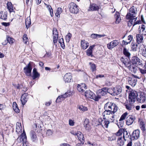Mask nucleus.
<instances>
[{
	"mask_svg": "<svg viewBox=\"0 0 146 146\" xmlns=\"http://www.w3.org/2000/svg\"><path fill=\"white\" fill-rule=\"evenodd\" d=\"M115 17L116 18L115 23L116 24H118L120 22L121 19L120 17V15L119 12H116L115 15Z\"/></svg>",
	"mask_w": 146,
	"mask_h": 146,
	"instance_id": "473e14b6",
	"label": "nucleus"
},
{
	"mask_svg": "<svg viewBox=\"0 0 146 146\" xmlns=\"http://www.w3.org/2000/svg\"><path fill=\"white\" fill-rule=\"evenodd\" d=\"M30 136L31 140L35 141L37 139V137L35 132L34 131H31L30 133Z\"/></svg>",
	"mask_w": 146,
	"mask_h": 146,
	"instance_id": "c756f323",
	"label": "nucleus"
},
{
	"mask_svg": "<svg viewBox=\"0 0 146 146\" xmlns=\"http://www.w3.org/2000/svg\"><path fill=\"white\" fill-rule=\"evenodd\" d=\"M23 40L25 44H28V39L27 35H26L25 34L24 35L23 37Z\"/></svg>",
	"mask_w": 146,
	"mask_h": 146,
	"instance_id": "09e8293b",
	"label": "nucleus"
},
{
	"mask_svg": "<svg viewBox=\"0 0 146 146\" xmlns=\"http://www.w3.org/2000/svg\"><path fill=\"white\" fill-rule=\"evenodd\" d=\"M134 103L129 102V103L128 104V110H130L134 108L135 106L134 104Z\"/></svg>",
	"mask_w": 146,
	"mask_h": 146,
	"instance_id": "8fccbe9b",
	"label": "nucleus"
},
{
	"mask_svg": "<svg viewBox=\"0 0 146 146\" xmlns=\"http://www.w3.org/2000/svg\"><path fill=\"white\" fill-rule=\"evenodd\" d=\"M18 89H20V88H21L23 86L22 85H19V84H17V85H16L15 86Z\"/></svg>",
	"mask_w": 146,
	"mask_h": 146,
	"instance_id": "774afa93",
	"label": "nucleus"
},
{
	"mask_svg": "<svg viewBox=\"0 0 146 146\" xmlns=\"http://www.w3.org/2000/svg\"><path fill=\"white\" fill-rule=\"evenodd\" d=\"M111 108L110 110H111L112 111H111L113 113H115L117 110V107L116 105L113 103H112L111 105Z\"/></svg>",
	"mask_w": 146,
	"mask_h": 146,
	"instance_id": "2f4dec72",
	"label": "nucleus"
},
{
	"mask_svg": "<svg viewBox=\"0 0 146 146\" xmlns=\"http://www.w3.org/2000/svg\"><path fill=\"white\" fill-rule=\"evenodd\" d=\"M137 44H135L134 41L133 40L131 45V48L132 50L133 51H136L137 50Z\"/></svg>",
	"mask_w": 146,
	"mask_h": 146,
	"instance_id": "c9c22d12",
	"label": "nucleus"
},
{
	"mask_svg": "<svg viewBox=\"0 0 146 146\" xmlns=\"http://www.w3.org/2000/svg\"><path fill=\"white\" fill-rule=\"evenodd\" d=\"M31 23L30 18L29 17H28L25 20L26 26L27 29L29 27Z\"/></svg>",
	"mask_w": 146,
	"mask_h": 146,
	"instance_id": "79ce46f5",
	"label": "nucleus"
},
{
	"mask_svg": "<svg viewBox=\"0 0 146 146\" xmlns=\"http://www.w3.org/2000/svg\"><path fill=\"white\" fill-rule=\"evenodd\" d=\"M82 47L83 49H86L89 46L88 43L85 40H82L81 42Z\"/></svg>",
	"mask_w": 146,
	"mask_h": 146,
	"instance_id": "bb28decb",
	"label": "nucleus"
},
{
	"mask_svg": "<svg viewBox=\"0 0 146 146\" xmlns=\"http://www.w3.org/2000/svg\"><path fill=\"white\" fill-rule=\"evenodd\" d=\"M72 95V92L70 90L68 91L64 94L61 95L62 97L64 99L68 97H70Z\"/></svg>",
	"mask_w": 146,
	"mask_h": 146,
	"instance_id": "4c0bfd02",
	"label": "nucleus"
},
{
	"mask_svg": "<svg viewBox=\"0 0 146 146\" xmlns=\"http://www.w3.org/2000/svg\"><path fill=\"white\" fill-rule=\"evenodd\" d=\"M139 60V59L137 57L133 56L130 61V62L133 64H134L137 63Z\"/></svg>",
	"mask_w": 146,
	"mask_h": 146,
	"instance_id": "ea45409f",
	"label": "nucleus"
},
{
	"mask_svg": "<svg viewBox=\"0 0 146 146\" xmlns=\"http://www.w3.org/2000/svg\"><path fill=\"white\" fill-rule=\"evenodd\" d=\"M123 132V138L124 140L126 141L127 140L128 138V133L126 130V129H120L115 133V135L117 136H120L122 134Z\"/></svg>",
	"mask_w": 146,
	"mask_h": 146,
	"instance_id": "423d86ee",
	"label": "nucleus"
},
{
	"mask_svg": "<svg viewBox=\"0 0 146 146\" xmlns=\"http://www.w3.org/2000/svg\"><path fill=\"white\" fill-rule=\"evenodd\" d=\"M137 66H135L134 64H132L128 66V69L129 71H131L132 73H135L137 68Z\"/></svg>",
	"mask_w": 146,
	"mask_h": 146,
	"instance_id": "cd10ccee",
	"label": "nucleus"
},
{
	"mask_svg": "<svg viewBox=\"0 0 146 146\" xmlns=\"http://www.w3.org/2000/svg\"><path fill=\"white\" fill-rule=\"evenodd\" d=\"M27 96L28 94L26 93H25L22 96L21 100L23 105H25L28 99Z\"/></svg>",
	"mask_w": 146,
	"mask_h": 146,
	"instance_id": "6ab92c4d",
	"label": "nucleus"
},
{
	"mask_svg": "<svg viewBox=\"0 0 146 146\" xmlns=\"http://www.w3.org/2000/svg\"><path fill=\"white\" fill-rule=\"evenodd\" d=\"M32 67L29 63L28 65L24 68V72L27 76H31Z\"/></svg>",
	"mask_w": 146,
	"mask_h": 146,
	"instance_id": "9d476101",
	"label": "nucleus"
},
{
	"mask_svg": "<svg viewBox=\"0 0 146 146\" xmlns=\"http://www.w3.org/2000/svg\"><path fill=\"white\" fill-rule=\"evenodd\" d=\"M115 92L113 94V95L114 96L120 94L122 91L121 87L120 86H118L116 88H115Z\"/></svg>",
	"mask_w": 146,
	"mask_h": 146,
	"instance_id": "e433bc0d",
	"label": "nucleus"
},
{
	"mask_svg": "<svg viewBox=\"0 0 146 146\" xmlns=\"http://www.w3.org/2000/svg\"><path fill=\"white\" fill-rule=\"evenodd\" d=\"M110 122V121H108V120H106L105 119L102 120L101 122V124L103 126L108 128V125Z\"/></svg>",
	"mask_w": 146,
	"mask_h": 146,
	"instance_id": "f704fd0d",
	"label": "nucleus"
},
{
	"mask_svg": "<svg viewBox=\"0 0 146 146\" xmlns=\"http://www.w3.org/2000/svg\"><path fill=\"white\" fill-rule=\"evenodd\" d=\"M97 34H93L91 35V37L94 39H96L97 38Z\"/></svg>",
	"mask_w": 146,
	"mask_h": 146,
	"instance_id": "338daca9",
	"label": "nucleus"
},
{
	"mask_svg": "<svg viewBox=\"0 0 146 146\" xmlns=\"http://www.w3.org/2000/svg\"><path fill=\"white\" fill-rule=\"evenodd\" d=\"M89 9L91 11H98L99 9V7L95 4L90 5Z\"/></svg>",
	"mask_w": 146,
	"mask_h": 146,
	"instance_id": "5701e85b",
	"label": "nucleus"
},
{
	"mask_svg": "<svg viewBox=\"0 0 146 146\" xmlns=\"http://www.w3.org/2000/svg\"><path fill=\"white\" fill-rule=\"evenodd\" d=\"M137 41L139 44L140 43L142 42L143 40V38L142 35L140 34H137L136 35Z\"/></svg>",
	"mask_w": 146,
	"mask_h": 146,
	"instance_id": "7c9ffc66",
	"label": "nucleus"
},
{
	"mask_svg": "<svg viewBox=\"0 0 146 146\" xmlns=\"http://www.w3.org/2000/svg\"><path fill=\"white\" fill-rule=\"evenodd\" d=\"M46 133L47 135L49 136L52 134V132L51 130L49 129L47 130Z\"/></svg>",
	"mask_w": 146,
	"mask_h": 146,
	"instance_id": "680f3d73",
	"label": "nucleus"
},
{
	"mask_svg": "<svg viewBox=\"0 0 146 146\" xmlns=\"http://www.w3.org/2000/svg\"><path fill=\"white\" fill-rule=\"evenodd\" d=\"M69 10L72 13L77 14L79 11L78 6L74 3H71L69 5Z\"/></svg>",
	"mask_w": 146,
	"mask_h": 146,
	"instance_id": "20e7f679",
	"label": "nucleus"
},
{
	"mask_svg": "<svg viewBox=\"0 0 146 146\" xmlns=\"http://www.w3.org/2000/svg\"><path fill=\"white\" fill-rule=\"evenodd\" d=\"M139 33L142 35H146V25H142L139 26Z\"/></svg>",
	"mask_w": 146,
	"mask_h": 146,
	"instance_id": "f8f14e48",
	"label": "nucleus"
},
{
	"mask_svg": "<svg viewBox=\"0 0 146 146\" xmlns=\"http://www.w3.org/2000/svg\"><path fill=\"white\" fill-rule=\"evenodd\" d=\"M71 133L75 135H76L78 139L81 142H83L84 139V137L82 133L79 131H77L76 132L74 131H72L71 132Z\"/></svg>",
	"mask_w": 146,
	"mask_h": 146,
	"instance_id": "9b49d317",
	"label": "nucleus"
},
{
	"mask_svg": "<svg viewBox=\"0 0 146 146\" xmlns=\"http://www.w3.org/2000/svg\"><path fill=\"white\" fill-rule=\"evenodd\" d=\"M53 43L55 44L57 42L58 34L57 30L56 28H54L53 30Z\"/></svg>",
	"mask_w": 146,
	"mask_h": 146,
	"instance_id": "4468645a",
	"label": "nucleus"
},
{
	"mask_svg": "<svg viewBox=\"0 0 146 146\" xmlns=\"http://www.w3.org/2000/svg\"><path fill=\"white\" fill-rule=\"evenodd\" d=\"M86 85L84 83H82L78 84L77 86V90L79 92H83L84 91V89H86Z\"/></svg>",
	"mask_w": 146,
	"mask_h": 146,
	"instance_id": "a211bd4d",
	"label": "nucleus"
},
{
	"mask_svg": "<svg viewBox=\"0 0 146 146\" xmlns=\"http://www.w3.org/2000/svg\"><path fill=\"white\" fill-rule=\"evenodd\" d=\"M137 18V17H135L133 18H131V19H129L128 20V26H131L133 25V27L136 24H141V21L140 20L137 21L136 22Z\"/></svg>",
	"mask_w": 146,
	"mask_h": 146,
	"instance_id": "6e6552de",
	"label": "nucleus"
},
{
	"mask_svg": "<svg viewBox=\"0 0 146 146\" xmlns=\"http://www.w3.org/2000/svg\"><path fill=\"white\" fill-rule=\"evenodd\" d=\"M112 103L111 102H108L104 106V109L105 110V111H112L111 110H110L111 108V105Z\"/></svg>",
	"mask_w": 146,
	"mask_h": 146,
	"instance_id": "72a5a7b5",
	"label": "nucleus"
},
{
	"mask_svg": "<svg viewBox=\"0 0 146 146\" xmlns=\"http://www.w3.org/2000/svg\"><path fill=\"white\" fill-rule=\"evenodd\" d=\"M7 7L9 11H11L14 9V8L11 2H8L7 4Z\"/></svg>",
	"mask_w": 146,
	"mask_h": 146,
	"instance_id": "a19ab883",
	"label": "nucleus"
},
{
	"mask_svg": "<svg viewBox=\"0 0 146 146\" xmlns=\"http://www.w3.org/2000/svg\"><path fill=\"white\" fill-rule=\"evenodd\" d=\"M136 14L134 7L133 6L129 10V13L128 14V20L131 19V18H133L135 17Z\"/></svg>",
	"mask_w": 146,
	"mask_h": 146,
	"instance_id": "dca6fc26",
	"label": "nucleus"
},
{
	"mask_svg": "<svg viewBox=\"0 0 146 146\" xmlns=\"http://www.w3.org/2000/svg\"><path fill=\"white\" fill-rule=\"evenodd\" d=\"M128 113L127 112H125L121 116L119 120V121H122L123 120H124L126 117H127V115Z\"/></svg>",
	"mask_w": 146,
	"mask_h": 146,
	"instance_id": "a18cd8bd",
	"label": "nucleus"
},
{
	"mask_svg": "<svg viewBox=\"0 0 146 146\" xmlns=\"http://www.w3.org/2000/svg\"><path fill=\"white\" fill-rule=\"evenodd\" d=\"M27 137L25 131H23L21 135L19 136L17 139V141L19 143L22 142L23 146H26Z\"/></svg>",
	"mask_w": 146,
	"mask_h": 146,
	"instance_id": "39448f33",
	"label": "nucleus"
},
{
	"mask_svg": "<svg viewBox=\"0 0 146 146\" xmlns=\"http://www.w3.org/2000/svg\"><path fill=\"white\" fill-rule=\"evenodd\" d=\"M119 44V42L117 40H113L107 44V47L110 49L113 48Z\"/></svg>",
	"mask_w": 146,
	"mask_h": 146,
	"instance_id": "2eb2a0df",
	"label": "nucleus"
},
{
	"mask_svg": "<svg viewBox=\"0 0 146 146\" xmlns=\"http://www.w3.org/2000/svg\"><path fill=\"white\" fill-rule=\"evenodd\" d=\"M33 79H35L36 78H38L40 76V74L36 71V68H34L33 70Z\"/></svg>",
	"mask_w": 146,
	"mask_h": 146,
	"instance_id": "a878e982",
	"label": "nucleus"
},
{
	"mask_svg": "<svg viewBox=\"0 0 146 146\" xmlns=\"http://www.w3.org/2000/svg\"><path fill=\"white\" fill-rule=\"evenodd\" d=\"M135 117L132 116H130L128 119V125L131 124L133 122Z\"/></svg>",
	"mask_w": 146,
	"mask_h": 146,
	"instance_id": "49530a36",
	"label": "nucleus"
},
{
	"mask_svg": "<svg viewBox=\"0 0 146 146\" xmlns=\"http://www.w3.org/2000/svg\"><path fill=\"white\" fill-rule=\"evenodd\" d=\"M79 109L83 111H84L88 110L87 108L83 106H80L78 108Z\"/></svg>",
	"mask_w": 146,
	"mask_h": 146,
	"instance_id": "864d4df0",
	"label": "nucleus"
},
{
	"mask_svg": "<svg viewBox=\"0 0 146 146\" xmlns=\"http://www.w3.org/2000/svg\"><path fill=\"white\" fill-rule=\"evenodd\" d=\"M139 123L140 127L143 132L146 130L145 127V123L142 120L139 119Z\"/></svg>",
	"mask_w": 146,
	"mask_h": 146,
	"instance_id": "4be33fe9",
	"label": "nucleus"
},
{
	"mask_svg": "<svg viewBox=\"0 0 146 146\" xmlns=\"http://www.w3.org/2000/svg\"><path fill=\"white\" fill-rule=\"evenodd\" d=\"M121 138L120 137L118 139L117 141L118 144L119 145H122L124 144V142L121 141Z\"/></svg>",
	"mask_w": 146,
	"mask_h": 146,
	"instance_id": "4d7b16f0",
	"label": "nucleus"
},
{
	"mask_svg": "<svg viewBox=\"0 0 146 146\" xmlns=\"http://www.w3.org/2000/svg\"><path fill=\"white\" fill-rule=\"evenodd\" d=\"M63 80L65 83H70L72 80V76L70 73L66 74L64 76Z\"/></svg>",
	"mask_w": 146,
	"mask_h": 146,
	"instance_id": "ddd939ff",
	"label": "nucleus"
},
{
	"mask_svg": "<svg viewBox=\"0 0 146 146\" xmlns=\"http://www.w3.org/2000/svg\"><path fill=\"white\" fill-rule=\"evenodd\" d=\"M123 52L125 55L128 57V51L127 49L124 47L123 48Z\"/></svg>",
	"mask_w": 146,
	"mask_h": 146,
	"instance_id": "13d9d810",
	"label": "nucleus"
},
{
	"mask_svg": "<svg viewBox=\"0 0 146 146\" xmlns=\"http://www.w3.org/2000/svg\"><path fill=\"white\" fill-rule=\"evenodd\" d=\"M89 64L90 65V68L92 71H94L96 70V66L95 64L90 62Z\"/></svg>",
	"mask_w": 146,
	"mask_h": 146,
	"instance_id": "c03bdc74",
	"label": "nucleus"
},
{
	"mask_svg": "<svg viewBox=\"0 0 146 146\" xmlns=\"http://www.w3.org/2000/svg\"><path fill=\"white\" fill-rule=\"evenodd\" d=\"M13 108L14 110L17 113L19 112V110L16 103L15 102H13Z\"/></svg>",
	"mask_w": 146,
	"mask_h": 146,
	"instance_id": "58836bf2",
	"label": "nucleus"
},
{
	"mask_svg": "<svg viewBox=\"0 0 146 146\" xmlns=\"http://www.w3.org/2000/svg\"><path fill=\"white\" fill-rule=\"evenodd\" d=\"M2 24L3 25L7 27L9 26L10 25V24L9 23L3 22L2 23Z\"/></svg>",
	"mask_w": 146,
	"mask_h": 146,
	"instance_id": "0e129e2a",
	"label": "nucleus"
},
{
	"mask_svg": "<svg viewBox=\"0 0 146 146\" xmlns=\"http://www.w3.org/2000/svg\"><path fill=\"white\" fill-rule=\"evenodd\" d=\"M62 12V10L61 8L58 7V8L56 12L55 13V15L56 17H60V14Z\"/></svg>",
	"mask_w": 146,
	"mask_h": 146,
	"instance_id": "37998d69",
	"label": "nucleus"
},
{
	"mask_svg": "<svg viewBox=\"0 0 146 146\" xmlns=\"http://www.w3.org/2000/svg\"><path fill=\"white\" fill-rule=\"evenodd\" d=\"M137 100L140 103H144L146 100V97L145 95L144 94L140 95L137 98Z\"/></svg>",
	"mask_w": 146,
	"mask_h": 146,
	"instance_id": "aec40b11",
	"label": "nucleus"
},
{
	"mask_svg": "<svg viewBox=\"0 0 146 146\" xmlns=\"http://www.w3.org/2000/svg\"><path fill=\"white\" fill-rule=\"evenodd\" d=\"M135 78L138 79L140 78L139 77L133 76V75L128 77V83L130 85L132 86H134L136 85L137 80L135 79Z\"/></svg>",
	"mask_w": 146,
	"mask_h": 146,
	"instance_id": "0eeeda50",
	"label": "nucleus"
},
{
	"mask_svg": "<svg viewBox=\"0 0 146 146\" xmlns=\"http://www.w3.org/2000/svg\"><path fill=\"white\" fill-rule=\"evenodd\" d=\"M85 95L87 98L93 99L96 101H98L100 99V97L99 96H96L90 90L86 91L85 92Z\"/></svg>",
	"mask_w": 146,
	"mask_h": 146,
	"instance_id": "f03ea898",
	"label": "nucleus"
},
{
	"mask_svg": "<svg viewBox=\"0 0 146 146\" xmlns=\"http://www.w3.org/2000/svg\"><path fill=\"white\" fill-rule=\"evenodd\" d=\"M46 7L50 12L51 16L52 17L53 16V10L52 9L51 6L50 5H47Z\"/></svg>",
	"mask_w": 146,
	"mask_h": 146,
	"instance_id": "de8ad7c7",
	"label": "nucleus"
},
{
	"mask_svg": "<svg viewBox=\"0 0 146 146\" xmlns=\"http://www.w3.org/2000/svg\"><path fill=\"white\" fill-rule=\"evenodd\" d=\"M7 12H3L1 11L0 12V18L6 20L7 19Z\"/></svg>",
	"mask_w": 146,
	"mask_h": 146,
	"instance_id": "c85d7f7f",
	"label": "nucleus"
},
{
	"mask_svg": "<svg viewBox=\"0 0 146 146\" xmlns=\"http://www.w3.org/2000/svg\"><path fill=\"white\" fill-rule=\"evenodd\" d=\"M7 42L11 44H12L15 41L13 38L9 37H7Z\"/></svg>",
	"mask_w": 146,
	"mask_h": 146,
	"instance_id": "3c124183",
	"label": "nucleus"
},
{
	"mask_svg": "<svg viewBox=\"0 0 146 146\" xmlns=\"http://www.w3.org/2000/svg\"><path fill=\"white\" fill-rule=\"evenodd\" d=\"M140 131L139 130L137 129L134 131L131 135V137L133 139H137L140 136Z\"/></svg>",
	"mask_w": 146,
	"mask_h": 146,
	"instance_id": "f3484780",
	"label": "nucleus"
},
{
	"mask_svg": "<svg viewBox=\"0 0 146 146\" xmlns=\"http://www.w3.org/2000/svg\"><path fill=\"white\" fill-rule=\"evenodd\" d=\"M74 122L72 120H69V124L70 126H73L74 125Z\"/></svg>",
	"mask_w": 146,
	"mask_h": 146,
	"instance_id": "69168bd1",
	"label": "nucleus"
},
{
	"mask_svg": "<svg viewBox=\"0 0 146 146\" xmlns=\"http://www.w3.org/2000/svg\"><path fill=\"white\" fill-rule=\"evenodd\" d=\"M84 126L86 130H89L91 129V126L89 123V119L87 118L85 119L84 121Z\"/></svg>",
	"mask_w": 146,
	"mask_h": 146,
	"instance_id": "412c9836",
	"label": "nucleus"
},
{
	"mask_svg": "<svg viewBox=\"0 0 146 146\" xmlns=\"http://www.w3.org/2000/svg\"><path fill=\"white\" fill-rule=\"evenodd\" d=\"M95 46L94 45H93L92 46H90L89 48L86 50V54L88 56L91 57L92 56V50L94 48Z\"/></svg>",
	"mask_w": 146,
	"mask_h": 146,
	"instance_id": "393cba45",
	"label": "nucleus"
},
{
	"mask_svg": "<svg viewBox=\"0 0 146 146\" xmlns=\"http://www.w3.org/2000/svg\"><path fill=\"white\" fill-rule=\"evenodd\" d=\"M114 113L111 111H105L103 113L104 119H106L110 122H113L114 120Z\"/></svg>",
	"mask_w": 146,
	"mask_h": 146,
	"instance_id": "f257e3e1",
	"label": "nucleus"
},
{
	"mask_svg": "<svg viewBox=\"0 0 146 146\" xmlns=\"http://www.w3.org/2000/svg\"><path fill=\"white\" fill-rule=\"evenodd\" d=\"M128 90L130 93H129L128 96L129 102H135V100L137 96V93L135 91L133 90H130L129 87L128 86Z\"/></svg>",
	"mask_w": 146,
	"mask_h": 146,
	"instance_id": "7ed1b4c3",
	"label": "nucleus"
},
{
	"mask_svg": "<svg viewBox=\"0 0 146 146\" xmlns=\"http://www.w3.org/2000/svg\"><path fill=\"white\" fill-rule=\"evenodd\" d=\"M105 36V35H98L97 34V38L96 39H98V38H100L102 37H104Z\"/></svg>",
	"mask_w": 146,
	"mask_h": 146,
	"instance_id": "052dcab7",
	"label": "nucleus"
},
{
	"mask_svg": "<svg viewBox=\"0 0 146 146\" xmlns=\"http://www.w3.org/2000/svg\"><path fill=\"white\" fill-rule=\"evenodd\" d=\"M64 100V99L63 98V97H62V95H61L58 97L56 100V102H59Z\"/></svg>",
	"mask_w": 146,
	"mask_h": 146,
	"instance_id": "603ef678",
	"label": "nucleus"
},
{
	"mask_svg": "<svg viewBox=\"0 0 146 146\" xmlns=\"http://www.w3.org/2000/svg\"><path fill=\"white\" fill-rule=\"evenodd\" d=\"M139 71L141 72L142 74H144L146 73V70L145 69V70H143L141 68H138Z\"/></svg>",
	"mask_w": 146,
	"mask_h": 146,
	"instance_id": "e2e57ef3",
	"label": "nucleus"
},
{
	"mask_svg": "<svg viewBox=\"0 0 146 146\" xmlns=\"http://www.w3.org/2000/svg\"><path fill=\"white\" fill-rule=\"evenodd\" d=\"M72 36V35L70 33H68L66 37V39L67 42H69Z\"/></svg>",
	"mask_w": 146,
	"mask_h": 146,
	"instance_id": "6e6d98bb",
	"label": "nucleus"
},
{
	"mask_svg": "<svg viewBox=\"0 0 146 146\" xmlns=\"http://www.w3.org/2000/svg\"><path fill=\"white\" fill-rule=\"evenodd\" d=\"M115 88H110L108 89V92L111 95H113V94L115 92Z\"/></svg>",
	"mask_w": 146,
	"mask_h": 146,
	"instance_id": "5fc2aeb1",
	"label": "nucleus"
},
{
	"mask_svg": "<svg viewBox=\"0 0 146 146\" xmlns=\"http://www.w3.org/2000/svg\"><path fill=\"white\" fill-rule=\"evenodd\" d=\"M108 92V88H102L101 89L98 90L97 92V96H99L100 97L101 96H104L106 95Z\"/></svg>",
	"mask_w": 146,
	"mask_h": 146,
	"instance_id": "1a4fd4ad",
	"label": "nucleus"
},
{
	"mask_svg": "<svg viewBox=\"0 0 146 146\" xmlns=\"http://www.w3.org/2000/svg\"><path fill=\"white\" fill-rule=\"evenodd\" d=\"M9 12H10V15L12 16V15L13 16V18L12 19V20H11V21H12L13 20V19L14 18V15H15V11H14V9L13 10V11H9Z\"/></svg>",
	"mask_w": 146,
	"mask_h": 146,
	"instance_id": "bf43d9fd",
	"label": "nucleus"
},
{
	"mask_svg": "<svg viewBox=\"0 0 146 146\" xmlns=\"http://www.w3.org/2000/svg\"><path fill=\"white\" fill-rule=\"evenodd\" d=\"M22 127L21 123L18 122L17 123L16 126V131L18 133H21L22 131Z\"/></svg>",
	"mask_w": 146,
	"mask_h": 146,
	"instance_id": "b1692460",
	"label": "nucleus"
}]
</instances>
